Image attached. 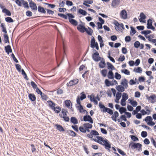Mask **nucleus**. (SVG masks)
<instances>
[{
  "mask_svg": "<svg viewBox=\"0 0 156 156\" xmlns=\"http://www.w3.org/2000/svg\"><path fill=\"white\" fill-rule=\"evenodd\" d=\"M98 105L101 109V111L102 112H107L110 115H112L113 114V112L112 110L109 108L105 107L102 104L101 102H99Z\"/></svg>",
  "mask_w": 156,
  "mask_h": 156,
  "instance_id": "nucleus-1",
  "label": "nucleus"
},
{
  "mask_svg": "<svg viewBox=\"0 0 156 156\" xmlns=\"http://www.w3.org/2000/svg\"><path fill=\"white\" fill-rule=\"evenodd\" d=\"M67 112V111L66 109H62V111L59 114L60 117L63 118L64 120L66 122H69V117L66 116V113Z\"/></svg>",
  "mask_w": 156,
  "mask_h": 156,
  "instance_id": "nucleus-2",
  "label": "nucleus"
},
{
  "mask_svg": "<svg viewBox=\"0 0 156 156\" xmlns=\"http://www.w3.org/2000/svg\"><path fill=\"white\" fill-rule=\"evenodd\" d=\"M142 146V144L139 143H135L131 142L129 145V147H130L132 148H138V150L139 151L141 150Z\"/></svg>",
  "mask_w": 156,
  "mask_h": 156,
  "instance_id": "nucleus-3",
  "label": "nucleus"
},
{
  "mask_svg": "<svg viewBox=\"0 0 156 156\" xmlns=\"http://www.w3.org/2000/svg\"><path fill=\"white\" fill-rule=\"evenodd\" d=\"M47 102L48 104L49 107H50L53 110L55 113H58V110H56V109H58V107H56L55 108V103L51 101H47Z\"/></svg>",
  "mask_w": 156,
  "mask_h": 156,
  "instance_id": "nucleus-4",
  "label": "nucleus"
},
{
  "mask_svg": "<svg viewBox=\"0 0 156 156\" xmlns=\"http://www.w3.org/2000/svg\"><path fill=\"white\" fill-rule=\"evenodd\" d=\"M114 24L115 26V28L116 30L118 31H120L121 28L123 30L124 29L123 24L122 23L120 24L118 21L115 20Z\"/></svg>",
  "mask_w": 156,
  "mask_h": 156,
  "instance_id": "nucleus-5",
  "label": "nucleus"
},
{
  "mask_svg": "<svg viewBox=\"0 0 156 156\" xmlns=\"http://www.w3.org/2000/svg\"><path fill=\"white\" fill-rule=\"evenodd\" d=\"M93 60L96 62L100 61L102 58L99 56V53H94L92 55Z\"/></svg>",
  "mask_w": 156,
  "mask_h": 156,
  "instance_id": "nucleus-6",
  "label": "nucleus"
},
{
  "mask_svg": "<svg viewBox=\"0 0 156 156\" xmlns=\"http://www.w3.org/2000/svg\"><path fill=\"white\" fill-rule=\"evenodd\" d=\"M146 97L148 101L151 100V103H153L156 102V96L155 95L153 94L150 97L148 96L147 95Z\"/></svg>",
  "mask_w": 156,
  "mask_h": 156,
  "instance_id": "nucleus-7",
  "label": "nucleus"
},
{
  "mask_svg": "<svg viewBox=\"0 0 156 156\" xmlns=\"http://www.w3.org/2000/svg\"><path fill=\"white\" fill-rule=\"evenodd\" d=\"M79 80L77 79H75L70 81L68 83H67L68 86H71L77 84L78 83Z\"/></svg>",
  "mask_w": 156,
  "mask_h": 156,
  "instance_id": "nucleus-8",
  "label": "nucleus"
},
{
  "mask_svg": "<svg viewBox=\"0 0 156 156\" xmlns=\"http://www.w3.org/2000/svg\"><path fill=\"white\" fill-rule=\"evenodd\" d=\"M77 29L81 33L84 32L87 29L84 26H83L81 24L78 25L77 27Z\"/></svg>",
  "mask_w": 156,
  "mask_h": 156,
  "instance_id": "nucleus-9",
  "label": "nucleus"
},
{
  "mask_svg": "<svg viewBox=\"0 0 156 156\" xmlns=\"http://www.w3.org/2000/svg\"><path fill=\"white\" fill-rule=\"evenodd\" d=\"M83 120L85 122L88 121L91 123H93V122L92 118L89 115L84 116Z\"/></svg>",
  "mask_w": 156,
  "mask_h": 156,
  "instance_id": "nucleus-10",
  "label": "nucleus"
},
{
  "mask_svg": "<svg viewBox=\"0 0 156 156\" xmlns=\"http://www.w3.org/2000/svg\"><path fill=\"white\" fill-rule=\"evenodd\" d=\"M28 1L29 2L30 7L31 8L34 10H36L37 8L35 4L31 0H28Z\"/></svg>",
  "mask_w": 156,
  "mask_h": 156,
  "instance_id": "nucleus-11",
  "label": "nucleus"
},
{
  "mask_svg": "<svg viewBox=\"0 0 156 156\" xmlns=\"http://www.w3.org/2000/svg\"><path fill=\"white\" fill-rule=\"evenodd\" d=\"M120 15L121 17L123 19H126L127 18V12L125 9H123L121 11Z\"/></svg>",
  "mask_w": 156,
  "mask_h": 156,
  "instance_id": "nucleus-12",
  "label": "nucleus"
},
{
  "mask_svg": "<svg viewBox=\"0 0 156 156\" xmlns=\"http://www.w3.org/2000/svg\"><path fill=\"white\" fill-rule=\"evenodd\" d=\"M121 84L124 87V88L126 89L128 87V81L126 79H124L122 80Z\"/></svg>",
  "mask_w": 156,
  "mask_h": 156,
  "instance_id": "nucleus-13",
  "label": "nucleus"
},
{
  "mask_svg": "<svg viewBox=\"0 0 156 156\" xmlns=\"http://www.w3.org/2000/svg\"><path fill=\"white\" fill-rule=\"evenodd\" d=\"M86 98V95L85 94H82L80 98L79 96L78 97L76 100L77 103L78 104H80V100H83V99L85 98Z\"/></svg>",
  "mask_w": 156,
  "mask_h": 156,
  "instance_id": "nucleus-14",
  "label": "nucleus"
},
{
  "mask_svg": "<svg viewBox=\"0 0 156 156\" xmlns=\"http://www.w3.org/2000/svg\"><path fill=\"white\" fill-rule=\"evenodd\" d=\"M106 65L105 61L103 58H102L100 62L99 63V66L100 68H104Z\"/></svg>",
  "mask_w": 156,
  "mask_h": 156,
  "instance_id": "nucleus-15",
  "label": "nucleus"
},
{
  "mask_svg": "<svg viewBox=\"0 0 156 156\" xmlns=\"http://www.w3.org/2000/svg\"><path fill=\"white\" fill-rule=\"evenodd\" d=\"M5 52L8 54H9L10 53H11L12 52V50L11 46L9 45L6 46L5 48Z\"/></svg>",
  "mask_w": 156,
  "mask_h": 156,
  "instance_id": "nucleus-16",
  "label": "nucleus"
},
{
  "mask_svg": "<svg viewBox=\"0 0 156 156\" xmlns=\"http://www.w3.org/2000/svg\"><path fill=\"white\" fill-rule=\"evenodd\" d=\"M140 19H139V20L140 22H143L144 23H145V20H143L142 19L144 20L146 18V16L143 12L140 13Z\"/></svg>",
  "mask_w": 156,
  "mask_h": 156,
  "instance_id": "nucleus-17",
  "label": "nucleus"
},
{
  "mask_svg": "<svg viewBox=\"0 0 156 156\" xmlns=\"http://www.w3.org/2000/svg\"><path fill=\"white\" fill-rule=\"evenodd\" d=\"M119 114L117 111H115L114 114L111 117L112 119L115 122H116V118L118 117Z\"/></svg>",
  "mask_w": 156,
  "mask_h": 156,
  "instance_id": "nucleus-18",
  "label": "nucleus"
},
{
  "mask_svg": "<svg viewBox=\"0 0 156 156\" xmlns=\"http://www.w3.org/2000/svg\"><path fill=\"white\" fill-rule=\"evenodd\" d=\"M104 141V144H103L102 143V144H101L104 146H105V148L106 149H107V148H108V150L109 151H110V150L109 149L111 148V145L108 142L107 140H106L105 141Z\"/></svg>",
  "mask_w": 156,
  "mask_h": 156,
  "instance_id": "nucleus-19",
  "label": "nucleus"
},
{
  "mask_svg": "<svg viewBox=\"0 0 156 156\" xmlns=\"http://www.w3.org/2000/svg\"><path fill=\"white\" fill-rule=\"evenodd\" d=\"M120 0H113L112 2V5L113 7H116L119 5Z\"/></svg>",
  "mask_w": 156,
  "mask_h": 156,
  "instance_id": "nucleus-20",
  "label": "nucleus"
},
{
  "mask_svg": "<svg viewBox=\"0 0 156 156\" xmlns=\"http://www.w3.org/2000/svg\"><path fill=\"white\" fill-rule=\"evenodd\" d=\"M66 106L69 108L72 109V103L70 100H67L65 101Z\"/></svg>",
  "mask_w": 156,
  "mask_h": 156,
  "instance_id": "nucleus-21",
  "label": "nucleus"
},
{
  "mask_svg": "<svg viewBox=\"0 0 156 156\" xmlns=\"http://www.w3.org/2000/svg\"><path fill=\"white\" fill-rule=\"evenodd\" d=\"M116 89L119 92H122L125 91V88L122 85H119L116 87Z\"/></svg>",
  "mask_w": 156,
  "mask_h": 156,
  "instance_id": "nucleus-22",
  "label": "nucleus"
},
{
  "mask_svg": "<svg viewBox=\"0 0 156 156\" xmlns=\"http://www.w3.org/2000/svg\"><path fill=\"white\" fill-rule=\"evenodd\" d=\"M29 99L32 101H35L36 98L35 95L34 94H30L28 95Z\"/></svg>",
  "mask_w": 156,
  "mask_h": 156,
  "instance_id": "nucleus-23",
  "label": "nucleus"
},
{
  "mask_svg": "<svg viewBox=\"0 0 156 156\" xmlns=\"http://www.w3.org/2000/svg\"><path fill=\"white\" fill-rule=\"evenodd\" d=\"M121 97V93L119 92H117L116 95V99L115 100V101L117 103H119V101Z\"/></svg>",
  "mask_w": 156,
  "mask_h": 156,
  "instance_id": "nucleus-24",
  "label": "nucleus"
},
{
  "mask_svg": "<svg viewBox=\"0 0 156 156\" xmlns=\"http://www.w3.org/2000/svg\"><path fill=\"white\" fill-rule=\"evenodd\" d=\"M4 42L5 43H9V36L7 34H5L4 35Z\"/></svg>",
  "mask_w": 156,
  "mask_h": 156,
  "instance_id": "nucleus-25",
  "label": "nucleus"
},
{
  "mask_svg": "<svg viewBox=\"0 0 156 156\" xmlns=\"http://www.w3.org/2000/svg\"><path fill=\"white\" fill-rule=\"evenodd\" d=\"M69 22L73 26H76L78 25V22L74 19H69Z\"/></svg>",
  "mask_w": 156,
  "mask_h": 156,
  "instance_id": "nucleus-26",
  "label": "nucleus"
},
{
  "mask_svg": "<svg viewBox=\"0 0 156 156\" xmlns=\"http://www.w3.org/2000/svg\"><path fill=\"white\" fill-rule=\"evenodd\" d=\"M66 133L68 135L71 136H75L76 135V133L72 130H68L66 131Z\"/></svg>",
  "mask_w": 156,
  "mask_h": 156,
  "instance_id": "nucleus-27",
  "label": "nucleus"
},
{
  "mask_svg": "<svg viewBox=\"0 0 156 156\" xmlns=\"http://www.w3.org/2000/svg\"><path fill=\"white\" fill-rule=\"evenodd\" d=\"M84 128L85 129H91L92 127V125L89 123H85L83 125Z\"/></svg>",
  "mask_w": 156,
  "mask_h": 156,
  "instance_id": "nucleus-28",
  "label": "nucleus"
},
{
  "mask_svg": "<svg viewBox=\"0 0 156 156\" xmlns=\"http://www.w3.org/2000/svg\"><path fill=\"white\" fill-rule=\"evenodd\" d=\"M70 121L71 122L74 124H76L78 123L77 119L75 117H73L70 119Z\"/></svg>",
  "mask_w": 156,
  "mask_h": 156,
  "instance_id": "nucleus-29",
  "label": "nucleus"
},
{
  "mask_svg": "<svg viewBox=\"0 0 156 156\" xmlns=\"http://www.w3.org/2000/svg\"><path fill=\"white\" fill-rule=\"evenodd\" d=\"M108 78L109 79H112L114 78L113 73L112 70L109 71L108 75Z\"/></svg>",
  "mask_w": 156,
  "mask_h": 156,
  "instance_id": "nucleus-30",
  "label": "nucleus"
},
{
  "mask_svg": "<svg viewBox=\"0 0 156 156\" xmlns=\"http://www.w3.org/2000/svg\"><path fill=\"white\" fill-rule=\"evenodd\" d=\"M88 29L87 28L86 29L85 31L89 35H92L93 33V30L90 27H88Z\"/></svg>",
  "mask_w": 156,
  "mask_h": 156,
  "instance_id": "nucleus-31",
  "label": "nucleus"
},
{
  "mask_svg": "<svg viewBox=\"0 0 156 156\" xmlns=\"http://www.w3.org/2000/svg\"><path fill=\"white\" fill-rule=\"evenodd\" d=\"M79 106H77V108H78V109L79 110L80 112L81 113L82 112H84L85 111L87 112V111L84 109H83V106L81 105L80 103V104H79Z\"/></svg>",
  "mask_w": 156,
  "mask_h": 156,
  "instance_id": "nucleus-32",
  "label": "nucleus"
},
{
  "mask_svg": "<svg viewBox=\"0 0 156 156\" xmlns=\"http://www.w3.org/2000/svg\"><path fill=\"white\" fill-rule=\"evenodd\" d=\"M1 27L2 28V31L5 33V34H7V31L5 27V24L4 23H2Z\"/></svg>",
  "mask_w": 156,
  "mask_h": 156,
  "instance_id": "nucleus-33",
  "label": "nucleus"
},
{
  "mask_svg": "<svg viewBox=\"0 0 156 156\" xmlns=\"http://www.w3.org/2000/svg\"><path fill=\"white\" fill-rule=\"evenodd\" d=\"M128 96L127 94L125 93H123L122 94V99H121L122 101H126L128 98Z\"/></svg>",
  "mask_w": 156,
  "mask_h": 156,
  "instance_id": "nucleus-34",
  "label": "nucleus"
},
{
  "mask_svg": "<svg viewBox=\"0 0 156 156\" xmlns=\"http://www.w3.org/2000/svg\"><path fill=\"white\" fill-rule=\"evenodd\" d=\"M107 64L108 66V69H114L115 68L109 62H107Z\"/></svg>",
  "mask_w": 156,
  "mask_h": 156,
  "instance_id": "nucleus-35",
  "label": "nucleus"
},
{
  "mask_svg": "<svg viewBox=\"0 0 156 156\" xmlns=\"http://www.w3.org/2000/svg\"><path fill=\"white\" fill-rule=\"evenodd\" d=\"M2 12L5 13L8 16H10L11 15L10 11L6 9H4L2 10Z\"/></svg>",
  "mask_w": 156,
  "mask_h": 156,
  "instance_id": "nucleus-36",
  "label": "nucleus"
},
{
  "mask_svg": "<svg viewBox=\"0 0 156 156\" xmlns=\"http://www.w3.org/2000/svg\"><path fill=\"white\" fill-rule=\"evenodd\" d=\"M78 12L83 16L86 15L87 14V12L81 9H79Z\"/></svg>",
  "mask_w": 156,
  "mask_h": 156,
  "instance_id": "nucleus-37",
  "label": "nucleus"
},
{
  "mask_svg": "<svg viewBox=\"0 0 156 156\" xmlns=\"http://www.w3.org/2000/svg\"><path fill=\"white\" fill-rule=\"evenodd\" d=\"M38 11L40 12H41L44 13H46V11L44 10V9L40 6H39L38 7Z\"/></svg>",
  "mask_w": 156,
  "mask_h": 156,
  "instance_id": "nucleus-38",
  "label": "nucleus"
},
{
  "mask_svg": "<svg viewBox=\"0 0 156 156\" xmlns=\"http://www.w3.org/2000/svg\"><path fill=\"white\" fill-rule=\"evenodd\" d=\"M96 42H95V40L94 37H92V38L91 39V41L90 47L92 48H94V44Z\"/></svg>",
  "mask_w": 156,
  "mask_h": 156,
  "instance_id": "nucleus-39",
  "label": "nucleus"
},
{
  "mask_svg": "<svg viewBox=\"0 0 156 156\" xmlns=\"http://www.w3.org/2000/svg\"><path fill=\"white\" fill-rule=\"evenodd\" d=\"M105 83L107 86L109 87L110 85H113L114 83H111L110 82L108 79H106L105 81Z\"/></svg>",
  "mask_w": 156,
  "mask_h": 156,
  "instance_id": "nucleus-40",
  "label": "nucleus"
},
{
  "mask_svg": "<svg viewBox=\"0 0 156 156\" xmlns=\"http://www.w3.org/2000/svg\"><path fill=\"white\" fill-rule=\"evenodd\" d=\"M131 30L130 34L131 35L133 36L136 33V31L132 27H131Z\"/></svg>",
  "mask_w": 156,
  "mask_h": 156,
  "instance_id": "nucleus-41",
  "label": "nucleus"
},
{
  "mask_svg": "<svg viewBox=\"0 0 156 156\" xmlns=\"http://www.w3.org/2000/svg\"><path fill=\"white\" fill-rule=\"evenodd\" d=\"M152 119L151 117L150 116H147L145 119L143 120V121H144L146 122L149 121V122H150L152 121Z\"/></svg>",
  "mask_w": 156,
  "mask_h": 156,
  "instance_id": "nucleus-42",
  "label": "nucleus"
},
{
  "mask_svg": "<svg viewBox=\"0 0 156 156\" xmlns=\"http://www.w3.org/2000/svg\"><path fill=\"white\" fill-rule=\"evenodd\" d=\"M151 33V31L150 30H144L141 32V33L142 34H144L145 36L147 35L150 34Z\"/></svg>",
  "mask_w": 156,
  "mask_h": 156,
  "instance_id": "nucleus-43",
  "label": "nucleus"
},
{
  "mask_svg": "<svg viewBox=\"0 0 156 156\" xmlns=\"http://www.w3.org/2000/svg\"><path fill=\"white\" fill-rule=\"evenodd\" d=\"M90 134L91 135H92V136L93 135H94V136H96V135H98L99 133H98L95 130H91V131L90 133Z\"/></svg>",
  "mask_w": 156,
  "mask_h": 156,
  "instance_id": "nucleus-44",
  "label": "nucleus"
},
{
  "mask_svg": "<svg viewBox=\"0 0 156 156\" xmlns=\"http://www.w3.org/2000/svg\"><path fill=\"white\" fill-rule=\"evenodd\" d=\"M5 21L9 23H12L14 22L13 20L10 17H8L5 18Z\"/></svg>",
  "mask_w": 156,
  "mask_h": 156,
  "instance_id": "nucleus-45",
  "label": "nucleus"
},
{
  "mask_svg": "<svg viewBox=\"0 0 156 156\" xmlns=\"http://www.w3.org/2000/svg\"><path fill=\"white\" fill-rule=\"evenodd\" d=\"M131 104L133 107H136L137 105V103L136 101L131 100L130 101Z\"/></svg>",
  "mask_w": 156,
  "mask_h": 156,
  "instance_id": "nucleus-46",
  "label": "nucleus"
},
{
  "mask_svg": "<svg viewBox=\"0 0 156 156\" xmlns=\"http://www.w3.org/2000/svg\"><path fill=\"white\" fill-rule=\"evenodd\" d=\"M107 70L106 69H103L101 71V73L104 77H105L106 76L107 73Z\"/></svg>",
  "mask_w": 156,
  "mask_h": 156,
  "instance_id": "nucleus-47",
  "label": "nucleus"
},
{
  "mask_svg": "<svg viewBox=\"0 0 156 156\" xmlns=\"http://www.w3.org/2000/svg\"><path fill=\"white\" fill-rule=\"evenodd\" d=\"M119 111L121 114L123 113L126 112V109L125 108L122 107H121L119 109Z\"/></svg>",
  "mask_w": 156,
  "mask_h": 156,
  "instance_id": "nucleus-48",
  "label": "nucleus"
},
{
  "mask_svg": "<svg viewBox=\"0 0 156 156\" xmlns=\"http://www.w3.org/2000/svg\"><path fill=\"white\" fill-rule=\"evenodd\" d=\"M140 45V42L138 41H137L135 42L134 44V47L136 48H138Z\"/></svg>",
  "mask_w": 156,
  "mask_h": 156,
  "instance_id": "nucleus-49",
  "label": "nucleus"
},
{
  "mask_svg": "<svg viewBox=\"0 0 156 156\" xmlns=\"http://www.w3.org/2000/svg\"><path fill=\"white\" fill-rule=\"evenodd\" d=\"M67 15L68 17L69 21V19H73L72 18H73L75 17L71 13H68L67 14Z\"/></svg>",
  "mask_w": 156,
  "mask_h": 156,
  "instance_id": "nucleus-50",
  "label": "nucleus"
},
{
  "mask_svg": "<svg viewBox=\"0 0 156 156\" xmlns=\"http://www.w3.org/2000/svg\"><path fill=\"white\" fill-rule=\"evenodd\" d=\"M131 139L134 141H135L138 140V138L136 136L134 135L130 136Z\"/></svg>",
  "mask_w": 156,
  "mask_h": 156,
  "instance_id": "nucleus-51",
  "label": "nucleus"
},
{
  "mask_svg": "<svg viewBox=\"0 0 156 156\" xmlns=\"http://www.w3.org/2000/svg\"><path fill=\"white\" fill-rule=\"evenodd\" d=\"M44 4L47 5L48 7L51 8H54L55 6V5L54 4H51L46 3H45Z\"/></svg>",
  "mask_w": 156,
  "mask_h": 156,
  "instance_id": "nucleus-52",
  "label": "nucleus"
},
{
  "mask_svg": "<svg viewBox=\"0 0 156 156\" xmlns=\"http://www.w3.org/2000/svg\"><path fill=\"white\" fill-rule=\"evenodd\" d=\"M16 69L19 72L21 71V68L20 65L18 64H16L15 65Z\"/></svg>",
  "mask_w": 156,
  "mask_h": 156,
  "instance_id": "nucleus-53",
  "label": "nucleus"
},
{
  "mask_svg": "<svg viewBox=\"0 0 156 156\" xmlns=\"http://www.w3.org/2000/svg\"><path fill=\"white\" fill-rule=\"evenodd\" d=\"M147 135V133L146 131H143L141 133V136L143 137H145Z\"/></svg>",
  "mask_w": 156,
  "mask_h": 156,
  "instance_id": "nucleus-54",
  "label": "nucleus"
},
{
  "mask_svg": "<svg viewBox=\"0 0 156 156\" xmlns=\"http://www.w3.org/2000/svg\"><path fill=\"white\" fill-rule=\"evenodd\" d=\"M115 77L116 79L120 80L121 78V75L118 73H115Z\"/></svg>",
  "mask_w": 156,
  "mask_h": 156,
  "instance_id": "nucleus-55",
  "label": "nucleus"
},
{
  "mask_svg": "<svg viewBox=\"0 0 156 156\" xmlns=\"http://www.w3.org/2000/svg\"><path fill=\"white\" fill-rule=\"evenodd\" d=\"M122 72L127 75H129L130 74L129 71L126 69L122 70Z\"/></svg>",
  "mask_w": 156,
  "mask_h": 156,
  "instance_id": "nucleus-56",
  "label": "nucleus"
},
{
  "mask_svg": "<svg viewBox=\"0 0 156 156\" xmlns=\"http://www.w3.org/2000/svg\"><path fill=\"white\" fill-rule=\"evenodd\" d=\"M80 130L83 133H85L86 132V130L83 126H80L79 128Z\"/></svg>",
  "mask_w": 156,
  "mask_h": 156,
  "instance_id": "nucleus-57",
  "label": "nucleus"
},
{
  "mask_svg": "<svg viewBox=\"0 0 156 156\" xmlns=\"http://www.w3.org/2000/svg\"><path fill=\"white\" fill-rule=\"evenodd\" d=\"M66 4L68 6H71L73 5V3L72 2L67 0L66 2Z\"/></svg>",
  "mask_w": 156,
  "mask_h": 156,
  "instance_id": "nucleus-58",
  "label": "nucleus"
},
{
  "mask_svg": "<svg viewBox=\"0 0 156 156\" xmlns=\"http://www.w3.org/2000/svg\"><path fill=\"white\" fill-rule=\"evenodd\" d=\"M31 86H32L33 88L34 89H36V88H37V85L35 84V83L33 81H32L31 82Z\"/></svg>",
  "mask_w": 156,
  "mask_h": 156,
  "instance_id": "nucleus-59",
  "label": "nucleus"
},
{
  "mask_svg": "<svg viewBox=\"0 0 156 156\" xmlns=\"http://www.w3.org/2000/svg\"><path fill=\"white\" fill-rule=\"evenodd\" d=\"M131 40V37L130 36H126L125 37V41L126 42H129Z\"/></svg>",
  "mask_w": 156,
  "mask_h": 156,
  "instance_id": "nucleus-60",
  "label": "nucleus"
},
{
  "mask_svg": "<svg viewBox=\"0 0 156 156\" xmlns=\"http://www.w3.org/2000/svg\"><path fill=\"white\" fill-rule=\"evenodd\" d=\"M11 56L12 58H13V60L14 62H16V63L18 62V61L17 59L15 57L14 54L13 53H12L11 55Z\"/></svg>",
  "mask_w": 156,
  "mask_h": 156,
  "instance_id": "nucleus-61",
  "label": "nucleus"
},
{
  "mask_svg": "<svg viewBox=\"0 0 156 156\" xmlns=\"http://www.w3.org/2000/svg\"><path fill=\"white\" fill-rule=\"evenodd\" d=\"M41 95L42 99L44 100H47V99L48 97L47 96L44 94L42 93Z\"/></svg>",
  "mask_w": 156,
  "mask_h": 156,
  "instance_id": "nucleus-62",
  "label": "nucleus"
},
{
  "mask_svg": "<svg viewBox=\"0 0 156 156\" xmlns=\"http://www.w3.org/2000/svg\"><path fill=\"white\" fill-rule=\"evenodd\" d=\"M59 16H60L65 19H66L67 18V16L63 14L59 13Z\"/></svg>",
  "mask_w": 156,
  "mask_h": 156,
  "instance_id": "nucleus-63",
  "label": "nucleus"
},
{
  "mask_svg": "<svg viewBox=\"0 0 156 156\" xmlns=\"http://www.w3.org/2000/svg\"><path fill=\"white\" fill-rule=\"evenodd\" d=\"M26 15L28 16H31L32 15V12L30 11H27L26 12Z\"/></svg>",
  "mask_w": 156,
  "mask_h": 156,
  "instance_id": "nucleus-64",
  "label": "nucleus"
}]
</instances>
